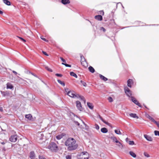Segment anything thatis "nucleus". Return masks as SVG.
<instances>
[{
    "instance_id": "nucleus-23",
    "label": "nucleus",
    "mask_w": 159,
    "mask_h": 159,
    "mask_svg": "<svg viewBox=\"0 0 159 159\" xmlns=\"http://www.w3.org/2000/svg\"><path fill=\"white\" fill-rule=\"evenodd\" d=\"M64 136V134H63L59 135L56 137V138L57 139H60Z\"/></svg>"
},
{
    "instance_id": "nucleus-46",
    "label": "nucleus",
    "mask_w": 159,
    "mask_h": 159,
    "mask_svg": "<svg viewBox=\"0 0 159 159\" xmlns=\"http://www.w3.org/2000/svg\"><path fill=\"white\" fill-rule=\"evenodd\" d=\"M66 159H71V157L70 155H68L66 157Z\"/></svg>"
},
{
    "instance_id": "nucleus-26",
    "label": "nucleus",
    "mask_w": 159,
    "mask_h": 159,
    "mask_svg": "<svg viewBox=\"0 0 159 159\" xmlns=\"http://www.w3.org/2000/svg\"><path fill=\"white\" fill-rule=\"evenodd\" d=\"M3 2L6 5L8 6L11 5V3L8 0H3Z\"/></svg>"
},
{
    "instance_id": "nucleus-34",
    "label": "nucleus",
    "mask_w": 159,
    "mask_h": 159,
    "mask_svg": "<svg viewBox=\"0 0 159 159\" xmlns=\"http://www.w3.org/2000/svg\"><path fill=\"white\" fill-rule=\"evenodd\" d=\"M17 37H18V38H19L20 39L21 41H23V42H24V43L25 42H26V40L24 39H23V38H22L21 37H19V36H17Z\"/></svg>"
},
{
    "instance_id": "nucleus-8",
    "label": "nucleus",
    "mask_w": 159,
    "mask_h": 159,
    "mask_svg": "<svg viewBox=\"0 0 159 159\" xmlns=\"http://www.w3.org/2000/svg\"><path fill=\"white\" fill-rule=\"evenodd\" d=\"M66 91L67 92V95L69 96L72 98H75L76 97V95L75 93V92L70 91L67 92L66 90Z\"/></svg>"
},
{
    "instance_id": "nucleus-22",
    "label": "nucleus",
    "mask_w": 159,
    "mask_h": 159,
    "mask_svg": "<svg viewBox=\"0 0 159 159\" xmlns=\"http://www.w3.org/2000/svg\"><path fill=\"white\" fill-rule=\"evenodd\" d=\"M35 157V153L34 151H31L30 153V157L31 158H34Z\"/></svg>"
},
{
    "instance_id": "nucleus-45",
    "label": "nucleus",
    "mask_w": 159,
    "mask_h": 159,
    "mask_svg": "<svg viewBox=\"0 0 159 159\" xmlns=\"http://www.w3.org/2000/svg\"><path fill=\"white\" fill-rule=\"evenodd\" d=\"M100 14L102 15H104V12L103 11H99Z\"/></svg>"
},
{
    "instance_id": "nucleus-16",
    "label": "nucleus",
    "mask_w": 159,
    "mask_h": 159,
    "mask_svg": "<svg viewBox=\"0 0 159 159\" xmlns=\"http://www.w3.org/2000/svg\"><path fill=\"white\" fill-rule=\"evenodd\" d=\"M95 18L99 20H102V17L101 15H98L95 16Z\"/></svg>"
},
{
    "instance_id": "nucleus-55",
    "label": "nucleus",
    "mask_w": 159,
    "mask_h": 159,
    "mask_svg": "<svg viewBox=\"0 0 159 159\" xmlns=\"http://www.w3.org/2000/svg\"><path fill=\"white\" fill-rule=\"evenodd\" d=\"M20 79L21 80H23V81H26L25 80H24L23 79H22V78H20Z\"/></svg>"
},
{
    "instance_id": "nucleus-50",
    "label": "nucleus",
    "mask_w": 159,
    "mask_h": 159,
    "mask_svg": "<svg viewBox=\"0 0 159 159\" xmlns=\"http://www.w3.org/2000/svg\"><path fill=\"white\" fill-rule=\"evenodd\" d=\"M12 72L16 75L17 74V73L14 70H13Z\"/></svg>"
},
{
    "instance_id": "nucleus-13",
    "label": "nucleus",
    "mask_w": 159,
    "mask_h": 159,
    "mask_svg": "<svg viewBox=\"0 0 159 159\" xmlns=\"http://www.w3.org/2000/svg\"><path fill=\"white\" fill-rule=\"evenodd\" d=\"M76 106L78 109L81 111L82 109V106L80 102L79 101H77L76 102Z\"/></svg>"
},
{
    "instance_id": "nucleus-25",
    "label": "nucleus",
    "mask_w": 159,
    "mask_h": 159,
    "mask_svg": "<svg viewBox=\"0 0 159 159\" xmlns=\"http://www.w3.org/2000/svg\"><path fill=\"white\" fill-rule=\"evenodd\" d=\"M130 155L134 158H135L136 157V154L132 151H130L129 152Z\"/></svg>"
},
{
    "instance_id": "nucleus-19",
    "label": "nucleus",
    "mask_w": 159,
    "mask_h": 159,
    "mask_svg": "<svg viewBox=\"0 0 159 159\" xmlns=\"http://www.w3.org/2000/svg\"><path fill=\"white\" fill-rule=\"evenodd\" d=\"M99 77H100V78L102 80H103L104 81H107L108 80V79L104 77V76H103L102 75L100 74L99 75Z\"/></svg>"
},
{
    "instance_id": "nucleus-57",
    "label": "nucleus",
    "mask_w": 159,
    "mask_h": 159,
    "mask_svg": "<svg viewBox=\"0 0 159 159\" xmlns=\"http://www.w3.org/2000/svg\"><path fill=\"white\" fill-rule=\"evenodd\" d=\"M31 74L34 76H35L36 77V76L35 75H34V74H32V73H31Z\"/></svg>"
},
{
    "instance_id": "nucleus-54",
    "label": "nucleus",
    "mask_w": 159,
    "mask_h": 159,
    "mask_svg": "<svg viewBox=\"0 0 159 159\" xmlns=\"http://www.w3.org/2000/svg\"><path fill=\"white\" fill-rule=\"evenodd\" d=\"M0 111H3V109L2 107L0 108Z\"/></svg>"
},
{
    "instance_id": "nucleus-42",
    "label": "nucleus",
    "mask_w": 159,
    "mask_h": 159,
    "mask_svg": "<svg viewBox=\"0 0 159 159\" xmlns=\"http://www.w3.org/2000/svg\"><path fill=\"white\" fill-rule=\"evenodd\" d=\"M41 39H42L43 40H44L45 41H46V42H48V40H47L46 39H45L44 38H43V36H41Z\"/></svg>"
},
{
    "instance_id": "nucleus-20",
    "label": "nucleus",
    "mask_w": 159,
    "mask_h": 159,
    "mask_svg": "<svg viewBox=\"0 0 159 159\" xmlns=\"http://www.w3.org/2000/svg\"><path fill=\"white\" fill-rule=\"evenodd\" d=\"M89 71L92 73H93L95 72V70L93 67L91 66H90L88 68Z\"/></svg>"
},
{
    "instance_id": "nucleus-58",
    "label": "nucleus",
    "mask_w": 159,
    "mask_h": 159,
    "mask_svg": "<svg viewBox=\"0 0 159 159\" xmlns=\"http://www.w3.org/2000/svg\"><path fill=\"white\" fill-rule=\"evenodd\" d=\"M26 79H27V80H29V79H27V78H26Z\"/></svg>"
},
{
    "instance_id": "nucleus-14",
    "label": "nucleus",
    "mask_w": 159,
    "mask_h": 159,
    "mask_svg": "<svg viewBox=\"0 0 159 159\" xmlns=\"http://www.w3.org/2000/svg\"><path fill=\"white\" fill-rule=\"evenodd\" d=\"M133 80L131 79H129L127 81V85L128 87L131 88L132 84H133Z\"/></svg>"
},
{
    "instance_id": "nucleus-1",
    "label": "nucleus",
    "mask_w": 159,
    "mask_h": 159,
    "mask_svg": "<svg viewBox=\"0 0 159 159\" xmlns=\"http://www.w3.org/2000/svg\"><path fill=\"white\" fill-rule=\"evenodd\" d=\"M65 144L68 146L67 149L69 151L75 150L78 147V145L76 143V141L72 138L68 139L65 142Z\"/></svg>"
},
{
    "instance_id": "nucleus-2",
    "label": "nucleus",
    "mask_w": 159,
    "mask_h": 159,
    "mask_svg": "<svg viewBox=\"0 0 159 159\" xmlns=\"http://www.w3.org/2000/svg\"><path fill=\"white\" fill-rule=\"evenodd\" d=\"M48 148L51 151L54 152H57L58 149V147L54 142H51L48 146Z\"/></svg>"
},
{
    "instance_id": "nucleus-10",
    "label": "nucleus",
    "mask_w": 159,
    "mask_h": 159,
    "mask_svg": "<svg viewBox=\"0 0 159 159\" xmlns=\"http://www.w3.org/2000/svg\"><path fill=\"white\" fill-rule=\"evenodd\" d=\"M99 117L100 119H101V120L104 123L107 124V125H108L110 127H112V125L111 124H110V123H108L105 120L102 118V117L100 116H99Z\"/></svg>"
},
{
    "instance_id": "nucleus-35",
    "label": "nucleus",
    "mask_w": 159,
    "mask_h": 159,
    "mask_svg": "<svg viewBox=\"0 0 159 159\" xmlns=\"http://www.w3.org/2000/svg\"><path fill=\"white\" fill-rule=\"evenodd\" d=\"M80 82L81 83H82L83 85H84V86L85 87L86 86L87 84L85 82H84V81L82 80H81Z\"/></svg>"
},
{
    "instance_id": "nucleus-15",
    "label": "nucleus",
    "mask_w": 159,
    "mask_h": 159,
    "mask_svg": "<svg viewBox=\"0 0 159 159\" xmlns=\"http://www.w3.org/2000/svg\"><path fill=\"white\" fill-rule=\"evenodd\" d=\"M144 138L148 141H152V138L150 137V136L147 135L146 134L144 135Z\"/></svg>"
},
{
    "instance_id": "nucleus-38",
    "label": "nucleus",
    "mask_w": 159,
    "mask_h": 159,
    "mask_svg": "<svg viewBox=\"0 0 159 159\" xmlns=\"http://www.w3.org/2000/svg\"><path fill=\"white\" fill-rule=\"evenodd\" d=\"M129 144L130 145H133L134 144V142L133 141H129Z\"/></svg>"
},
{
    "instance_id": "nucleus-31",
    "label": "nucleus",
    "mask_w": 159,
    "mask_h": 159,
    "mask_svg": "<svg viewBox=\"0 0 159 159\" xmlns=\"http://www.w3.org/2000/svg\"><path fill=\"white\" fill-rule=\"evenodd\" d=\"M115 132L116 134H121L120 131L119 129L115 130Z\"/></svg>"
},
{
    "instance_id": "nucleus-32",
    "label": "nucleus",
    "mask_w": 159,
    "mask_h": 159,
    "mask_svg": "<svg viewBox=\"0 0 159 159\" xmlns=\"http://www.w3.org/2000/svg\"><path fill=\"white\" fill-rule=\"evenodd\" d=\"M81 64L82 65L84 66L85 67L87 66V64L86 62L85 61H83L81 62Z\"/></svg>"
},
{
    "instance_id": "nucleus-43",
    "label": "nucleus",
    "mask_w": 159,
    "mask_h": 159,
    "mask_svg": "<svg viewBox=\"0 0 159 159\" xmlns=\"http://www.w3.org/2000/svg\"><path fill=\"white\" fill-rule=\"evenodd\" d=\"M39 159H46L44 157L42 156H39Z\"/></svg>"
},
{
    "instance_id": "nucleus-24",
    "label": "nucleus",
    "mask_w": 159,
    "mask_h": 159,
    "mask_svg": "<svg viewBox=\"0 0 159 159\" xmlns=\"http://www.w3.org/2000/svg\"><path fill=\"white\" fill-rule=\"evenodd\" d=\"M26 118L28 120H30L32 119V116L30 114L26 115L25 116Z\"/></svg>"
},
{
    "instance_id": "nucleus-7",
    "label": "nucleus",
    "mask_w": 159,
    "mask_h": 159,
    "mask_svg": "<svg viewBox=\"0 0 159 159\" xmlns=\"http://www.w3.org/2000/svg\"><path fill=\"white\" fill-rule=\"evenodd\" d=\"M17 136L16 135H14L11 136L10 138V141L12 142H15L17 140Z\"/></svg>"
},
{
    "instance_id": "nucleus-18",
    "label": "nucleus",
    "mask_w": 159,
    "mask_h": 159,
    "mask_svg": "<svg viewBox=\"0 0 159 159\" xmlns=\"http://www.w3.org/2000/svg\"><path fill=\"white\" fill-rule=\"evenodd\" d=\"M102 132L103 133H106L108 132V129L106 128H103L101 129Z\"/></svg>"
},
{
    "instance_id": "nucleus-60",
    "label": "nucleus",
    "mask_w": 159,
    "mask_h": 159,
    "mask_svg": "<svg viewBox=\"0 0 159 159\" xmlns=\"http://www.w3.org/2000/svg\"><path fill=\"white\" fill-rule=\"evenodd\" d=\"M145 107L146 108H147L145 106Z\"/></svg>"
},
{
    "instance_id": "nucleus-28",
    "label": "nucleus",
    "mask_w": 159,
    "mask_h": 159,
    "mask_svg": "<svg viewBox=\"0 0 159 159\" xmlns=\"http://www.w3.org/2000/svg\"><path fill=\"white\" fill-rule=\"evenodd\" d=\"M87 105L88 107L91 109H93V105L90 102L87 103Z\"/></svg>"
},
{
    "instance_id": "nucleus-9",
    "label": "nucleus",
    "mask_w": 159,
    "mask_h": 159,
    "mask_svg": "<svg viewBox=\"0 0 159 159\" xmlns=\"http://www.w3.org/2000/svg\"><path fill=\"white\" fill-rule=\"evenodd\" d=\"M60 58L63 62L62 63V64L65 65L66 67H71V65L65 63L66 62V61L65 60V59H64L62 57H60Z\"/></svg>"
},
{
    "instance_id": "nucleus-17",
    "label": "nucleus",
    "mask_w": 159,
    "mask_h": 159,
    "mask_svg": "<svg viewBox=\"0 0 159 159\" xmlns=\"http://www.w3.org/2000/svg\"><path fill=\"white\" fill-rule=\"evenodd\" d=\"M61 2L62 4L65 5L70 3V1L69 0H61Z\"/></svg>"
},
{
    "instance_id": "nucleus-30",
    "label": "nucleus",
    "mask_w": 159,
    "mask_h": 159,
    "mask_svg": "<svg viewBox=\"0 0 159 159\" xmlns=\"http://www.w3.org/2000/svg\"><path fill=\"white\" fill-rule=\"evenodd\" d=\"M57 82L59 84H61L62 86H65V84L64 82L61 81V80H57Z\"/></svg>"
},
{
    "instance_id": "nucleus-59",
    "label": "nucleus",
    "mask_w": 159,
    "mask_h": 159,
    "mask_svg": "<svg viewBox=\"0 0 159 159\" xmlns=\"http://www.w3.org/2000/svg\"><path fill=\"white\" fill-rule=\"evenodd\" d=\"M1 117V116L0 115V118Z\"/></svg>"
},
{
    "instance_id": "nucleus-11",
    "label": "nucleus",
    "mask_w": 159,
    "mask_h": 159,
    "mask_svg": "<svg viewBox=\"0 0 159 159\" xmlns=\"http://www.w3.org/2000/svg\"><path fill=\"white\" fill-rule=\"evenodd\" d=\"M146 116L152 122H153L154 123L156 122V121L152 117H151L150 115L148 114H146Z\"/></svg>"
},
{
    "instance_id": "nucleus-44",
    "label": "nucleus",
    "mask_w": 159,
    "mask_h": 159,
    "mask_svg": "<svg viewBox=\"0 0 159 159\" xmlns=\"http://www.w3.org/2000/svg\"><path fill=\"white\" fill-rule=\"evenodd\" d=\"M55 75L57 76H59V77H61L62 76V75L61 74H60L57 73V74H55Z\"/></svg>"
},
{
    "instance_id": "nucleus-49",
    "label": "nucleus",
    "mask_w": 159,
    "mask_h": 159,
    "mask_svg": "<svg viewBox=\"0 0 159 159\" xmlns=\"http://www.w3.org/2000/svg\"><path fill=\"white\" fill-rule=\"evenodd\" d=\"M101 28L102 30H103V31L104 32L106 30L104 28H103V27H102Z\"/></svg>"
},
{
    "instance_id": "nucleus-29",
    "label": "nucleus",
    "mask_w": 159,
    "mask_h": 159,
    "mask_svg": "<svg viewBox=\"0 0 159 159\" xmlns=\"http://www.w3.org/2000/svg\"><path fill=\"white\" fill-rule=\"evenodd\" d=\"M70 75L74 77L75 78H77L78 76L74 72H71L70 73Z\"/></svg>"
},
{
    "instance_id": "nucleus-37",
    "label": "nucleus",
    "mask_w": 159,
    "mask_h": 159,
    "mask_svg": "<svg viewBox=\"0 0 159 159\" xmlns=\"http://www.w3.org/2000/svg\"><path fill=\"white\" fill-rule=\"evenodd\" d=\"M154 134L156 135H158L159 136V131L155 130L154 131Z\"/></svg>"
},
{
    "instance_id": "nucleus-39",
    "label": "nucleus",
    "mask_w": 159,
    "mask_h": 159,
    "mask_svg": "<svg viewBox=\"0 0 159 159\" xmlns=\"http://www.w3.org/2000/svg\"><path fill=\"white\" fill-rule=\"evenodd\" d=\"M46 69L47 70H48V71H49L50 72H52V69H51V68H49L48 67H46Z\"/></svg>"
},
{
    "instance_id": "nucleus-33",
    "label": "nucleus",
    "mask_w": 159,
    "mask_h": 159,
    "mask_svg": "<svg viewBox=\"0 0 159 159\" xmlns=\"http://www.w3.org/2000/svg\"><path fill=\"white\" fill-rule=\"evenodd\" d=\"M144 155L145 157H150L149 155L146 152H144Z\"/></svg>"
},
{
    "instance_id": "nucleus-40",
    "label": "nucleus",
    "mask_w": 159,
    "mask_h": 159,
    "mask_svg": "<svg viewBox=\"0 0 159 159\" xmlns=\"http://www.w3.org/2000/svg\"><path fill=\"white\" fill-rule=\"evenodd\" d=\"M108 100L110 102H111L113 101V99L111 97H109L108 98Z\"/></svg>"
},
{
    "instance_id": "nucleus-51",
    "label": "nucleus",
    "mask_w": 159,
    "mask_h": 159,
    "mask_svg": "<svg viewBox=\"0 0 159 159\" xmlns=\"http://www.w3.org/2000/svg\"><path fill=\"white\" fill-rule=\"evenodd\" d=\"M85 129H86V130L88 129V126H85Z\"/></svg>"
},
{
    "instance_id": "nucleus-56",
    "label": "nucleus",
    "mask_w": 159,
    "mask_h": 159,
    "mask_svg": "<svg viewBox=\"0 0 159 159\" xmlns=\"http://www.w3.org/2000/svg\"><path fill=\"white\" fill-rule=\"evenodd\" d=\"M77 125H80V124L78 122H76V124Z\"/></svg>"
},
{
    "instance_id": "nucleus-52",
    "label": "nucleus",
    "mask_w": 159,
    "mask_h": 159,
    "mask_svg": "<svg viewBox=\"0 0 159 159\" xmlns=\"http://www.w3.org/2000/svg\"><path fill=\"white\" fill-rule=\"evenodd\" d=\"M3 14V12L2 11L0 10V14Z\"/></svg>"
},
{
    "instance_id": "nucleus-41",
    "label": "nucleus",
    "mask_w": 159,
    "mask_h": 159,
    "mask_svg": "<svg viewBox=\"0 0 159 159\" xmlns=\"http://www.w3.org/2000/svg\"><path fill=\"white\" fill-rule=\"evenodd\" d=\"M95 128L97 129V130H98L99 129V126H98V125L97 124H96L95 125Z\"/></svg>"
},
{
    "instance_id": "nucleus-27",
    "label": "nucleus",
    "mask_w": 159,
    "mask_h": 159,
    "mask_svg": "<svg viewBox=\"0 0 159 159\" xmlns=\"http://www.w3.org/2000/svg\"><path fill=\"white\" fill-rule=\"evenodd\" d=\"M130 116L134 118H139V117L136 115L135 114L131 113L130 114Z\"/></svg>"
},
{
    "instance_id": "nucleus-5",
    "label": "nucleus",
    "mask_w": 159,
    "mask_h": 159,
    "mask_svg": "<svg viewBox=\"0 0 159 159\" xmlns=\"http://www.w3.org/2000/svg\"><path fill=\"white\" fill-rule=\"evenodd\" d=\"M125 91L126 94L129 97L131 98L132 95V92L127 87L125 89Z\"/></svg>"
},
{
    "instance_id": "nucleus-48",
    "label": "nucleus",
    "mask_w": 159,
    "mask_h": 159,
    "mask_svg": "<svg viewBox=\"0 0 159 159\" xmlns=\"http://www.w3.org/2000/svg\"><path fill=\"white\" fill-rule=\"evenodd\" d=\"M43 52V53L45 55H46V56H48V54L47 53V52H44V51H43L42 52Z\"/></svg>"
},
{
    "instance_id": "nucleus-53",
    "label": "nucleus",
    "mask_w": 159,
    "mask_h": 159,
    "mask_svg": "<svg viewBox=\"0 0 159 159\" xmlns=\"http://www.w3.org/2000/svg\"><path fill=\"white\" fill-rule=\"evenodd\" d=\"M6 143V142H2L1 143L2 144H4Z\"/></svg>"
},
{
    "instance_id": "nucleus-12",
    "label": "nucleus",
    "mask_w": 159,
    "mask_h": 159,
    "mask_svg": "<svg viewBox=\"0 0 159 159\" xmlns=\"http://www.w3.org/2000/svg\"><path fill=\"white\" fill-rule=\"evenodd\" d=\"M146 116L152 122H153L154 123L156 122V121L152 117H151L150 115L148 114H146Z\"/></svg>"
},
{
    "instance_id": "nucleus-4",
    "label": "nucleus",
    "mask_w": 159,
    "mask_h": 159,
    "mask_svg": "<svg viewBox=\"0 0 159 159\" xmlns=\"http://www.w3.org/2000/svg\"><path fill=\"white\" fill-rule=\"evenodd\" d=\"M110 138L112 140L113 142L116 143V145L118 147H120L121 146L122 147V143L117 140L116 137L112 136Z\"/></svg>"
},
{
    "instance_id": "nucleus-47",
    "label": "nucleus",
    "mask_w": 159,
    "mask_h": 159,
    "mask_svg": "<svg viewBox=\"0 0 159 159\" xmlns=\"http://www.w3.org/2000/svg\"><path fill=\"white\" fill-rule=\"evenodd\" d=\"M155 124L157 126V127L159 129V122H156Z\"/></svg>"
},
{
    "instance_id": "nucleus-6",
    "label": "nucleus",
    "mask_w": 159,
    "mask_h": 159,
    "mask_svg": "<svg viewBox=\"0 0 159 159\" xmlns=\"http://www.w3.org/2000/svg\"><path fill=\"white\" fill-rule=\"evenodd\" d=\"M131 100L135 104L139 106L140 107H142V106L139 103V102L134 97H131Z\"/></svg>"
},
{
    "instance_id": "nucleus-36",
    "label": "nucleus",
    "mask_w": 159,
    "mask_h": 159,
    "mask_svg": "<svg viewBox=\"0 0 159 159\" xmlns=\"http://www.w3.org/2000/svg\"><path fill=\"white\" fill-rule=\"evenodd\" d=\"M79 97L80 98V99L83 100L84 102L85 103V100L83 96H80Z\"/></svg>"
},
{
    "instance_id": "nucleus-21",
    "label": "nucleus",
    "mask_w": 159,
    "mask_h": 159,
    "mask_svg": "<svg viewBox=\"0 0 159 159\" xmlns=\"http://www.w3.org/2000/svg\"><path fill=\"white\" fill-rule=\"evenodd\" d=\"M7 89H12L13 88V85L10 83H8L7 84Z\"/></svg>"
},
{
    "instance_id": "nucleus-3",
    "label": "nucleus",
    "mask_w": 159,
    "mask_h": 159,
    "mask_svg": "<svg viewBox=\"0 0 159 159\" xmlns=\"http://www.w3.org/2000/svg\"><path fill=\"white\" fill-rule=\"evenodd\" d=\"M89 155L87 152H82L78 156V159H89Z\"/></svg>"
}]
</instances>
